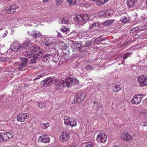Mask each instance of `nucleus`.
<instances>
[{
  "mask_svg": "<svg viewBox=\"0 0 147 147\" xmlns=\"http://www.w3.org/2000/svg\"><path fill=\"white\" fill-rule=\"evenodd\" d=\"M90 16L87 14L82 13L79 16H76L74 18V20L76 22L77 25L82 26L85 24L89 20Z\"/></svg>",
  "mask_w": 147,
  "mask_h": 147,
  "instance_id": "nucleus-1",
  "label": "nucleus"
},
{
  "mask_svg": "<svg viewBox=\"0 0 147 147\" xmlns=\"http://www.w3.org/2000/svg\"><path fill=\"white\" fill-rule=\"evenodd\" d=\"M64 123L66 125H70L71 127H76L77 125V121L74 117H64Z\"/></svg>",
  "mask_w": 147,
  "mask_h": 147,
  "instance_id": "nucleus-2",
  "label": "nucleus"
},
{
  "mask_svg": "<svg viewBox=\"0 0 147 147\" xmlns=\"http://www.w3.org/2000/svg\"><path fill=\"white\" fill-rule=\"evenodd\" d=\"M55 88L58 90L63 89L66 86V79L65 81L63 80L55 81Z\"/></svg>",
  "mask_w": 147,
  "mask_h": 147,
  "instance_id": "nucleus-3",
  "label": "nucleus"
},
{
  "mask_svg": "<svg viewBox=\"0 0 147 147\" xmlns=\"http://www.w3.org/2000/svg\"><path fill=\"white\" fill-rule=\"evenodd\" d=\"M70 138V132L69 131H64L61 132L59 136V139L62 142L66 141Z\"/></svg>",
  "mask_w": 147,
  "mask_h": 147,
  "instance_id": "nucleus-4",
  "label": "nucleus"
},
{
  "mask_svg": "<svg viewBox=\"0 0 147 147\" xmlns=\"http://www.w3.org/2000/svg\"><path fill=\"white\" fill-rule=\"evenodd\" d=\"M66 86L70 87L73 85L78 84L79 81L78 80L74 78H68L66 79Z\"/></svg>",
  "mask_w": 147,
  "mask_h": 147,
  "instance_id": "nucleus-5",
  "label": "nucleus"
},
{
  "mask_svg": "<svg viewBox=\"0 0 147 147\" xmlns=\"http://www.w3.org/2000/svg\"><path fill=\"white\" fill-rule=\"evenodd\" d=\"M22 47L23 49L26 50L28 49L35 50L36 47L38 46L31 43L30 42L28 41L24 42L22 45Z\"/></svg>",
  "mask_w": 147,
  "mask_h": 147,
  "instance_id": "nucleus-6",
  "label": "nucleus"
},
{
  "mask_svg": "<svg viewBox=\"0 0 147 147\" xmlns=\"http://www.w3.org/2000/svg\"><path fill=\"white\" fill-rule=\"evenodd\" d=\"M140 86L143 87L147 85V77L144 76H142L138 77L137 78Z\"/></svg>",
  "mask_w": 147,
  "mask_h": 147,
  "instance_id": "nucleus-7",
  "label": "nucleus"
},
{
  "mask_svg": "<svg viewBox=\"0 0 147 147\" xmlns=\"http://www.w3.org/2000/svg\"><path fill=\"white\" fill-rule=\"evenodd\" d=\"M86 94L84 93L80 92L77 93L74 97V100L78 103L81 102L86 97Z\"/></svg>",
  "mask_w": 147,
  "mask_h": 147,
  "instance_id": "nucleus-8",
  "label": "nucleus"
},
{
  "mask_svg": "<svg viewBox=\"0 0 147 147\" xmlns=\"http://www.w3.org/2000/svg\"><path fill=\"white\" fill-rule=\"evenodd\" d=\"M18 7L17 5L13 4L9 6H8L5 7L6 11V13L8 14L13 13L16 11V9Z\"/></svg>",
  "mask_w": 147,
  "mask_h": 147,
  "instance_id": "nucleus-9",
  "label": "nucleus"
},
{
  "mask_svg": "<svg viewBox=\"0 0 147 147\" xmlns=\"http://www.w3.org/2000/svg\"><path fill=\"white\" fill-rule=\"evenodd\" d=\"M40 48L38 46L36 47L35 50H32L31 49H28L26 50L25 53L24 54L26 57L29 58H31L33 57L34 51H38L40 50Z\"/></svg>",
  "mask_w": 147,
  "mask_h": 147,
  "instance_id": "nucleus-10",
  "label": "nucleus"
},
{
  "mask_svg": "<svg viewBox=\"0 0 147 147\" xmlns=\"http://www.w3.org/2000/svg\"><path fill=\"white\" fill-rule=\"evenodd\" d=\"M107 139V136L105 134L102 133H99L97 136L96 140L98 142L105 143Z\"/></svg>",
  "mask_w": 147,
  "mask_h": 147,
  "instance_id": "nucleus-11",
  "label": "nucleus"
},
{
  "mask_svg": "<svg viewBox=\"0 0 147 147\" xmlns=\"http://www.w3.org/2000/svg\"><path fill=\"white\" fill-rule=\"evenodd\" d=\"M120 138L127 142L131 141L133 139V137L128 133H123L121 136Z\"/></svg>",
  "mask_w": 147,
  "mask_h": 147,
  "instance_id": "nucleus-12",
  "label": "nucleus"
},
{
  "mask_svg": "<svg viewBox=\"0 0 147 147\" xmlns=\"http://www.w3.org/2000/svg\"><path fill=\"white\" fill-rule=\"evenodd\" d=\"M145 96V94H138L134 96L132 100V103L136 105L139 104L141 102L142 99V97H140V96Z\"/></svg>",
  "mask_w": 147,
  "mask_h": 147,
  "instance_id": "nucleus-13",
  "label": "nucleus"
},
{
  "mask_svg": "<svg viewBox=\"0 0 147 147\" xmlns=\"http://www.w3.org/2000/svg\"><path fill=\"white\" fill-rule=\"evenodd\" d=\"M29 117V116L27 113H23L18 115L17 118V120L20 122H24L26 119Z\"/></svg>",
  "mask_w": 147,
  "mask_h": 147,
  "instance_id": "nucleus-14",
  "label": "nucleus"
},
{
  "mask_svg": "<svg viewBox=\"0 0 147 147\" xmlns=\"http://www.w3.org/2000/svg\"><path fill=\"white\" fill-rule=\"evenodd\" d=\"M22 47L19 42H14L11 45V49L13 51H17L19 50Z\"/></svg>",
  "mask_w": 147,
  "mask_h": 147,
  "instance_id": "nucleus-15",
  "label": "nucleus"
},
{
  "mask_svg": "<svg viewBox=\"0 0 147 147\" xmlns=\"http://www.w3.org/2000/svg\"><path fill=\"white\" fill-rule=\"evenodd\" d=\"M38 139L40 140L42 143H49L50 141V139L49 136L47 135H44L40 136Z\"/></svg>",
  "mask_w": 147,
  "mask_h": 147,
  "instance_id": "nucleus-16",
  "label": "nucleus"
},
{
  "mask_svg": "<svg viewBox=\"0 0 147 147\" xmlns=\"http://www.w3.org/2000/svg\"><path fill=\"white\" fill-rule=\"evenodd\" d=\"M42 42L46 46H49L51 42L49 38L46 36H43L42 37Z\"/></svg>",
  "mask_w": 147,
  "mask_h": 147,
  "instance_id": "nucleus-17",
  "label": "nucleus"
},
{
  "mask_svg": "<svg viewBox=\"0 0 147 147\" xmlns=\"http://www.w3.org/2000/svg\"><path fill=\"white\" fill-rule=\"evenodd\" d=\"M84 47V46H82L80 44L77 42L74 43L73 45L74 49L80 52L82 51Z\"/></svg>",
  "mask_w": 147,
  "mask_h": 147,
  "instance_id": "nucleus-18",
  "label": "nucleus"
},
{
  "mask_svg": "<svg viewBox=\"0 0 147 147\" xmlns=\"http://www.w3.org/2000/svg\"><path fill=\"white\" fill-rule=\"evenodd\" d=\"M3 139L4 140H7L13 136V134L12 132H7L6 133H2Z\"/></svg>",
  "mask_w": 147,
  "mask_h": 147,
  "instance_id": "nucleus-19",
  "label": "nucleus"
},
{
  "mask_svg": "<svg viewBox=\"0 0 147 147\" xmlns=\"http://www.w3.org/2000/svg\"><path fill=\"white\" fill-rule=\"evenodd\" d=\"M137 3V0H127L126 2L128 7L129 8L134 7Z\"/></svg>",
  "mask_w": 147,
  "mask_h": 147,
  "instance_id": "nucleus-20",
  "label": "nucleus"
},
{
  "mask_svg": "<svg viewBox=\"0 0 147 147\" xmlns=\"http://www.w3.org/2000/svg\"><path fill=\"white\" fill-rule=\"evenodd\" d=\"M30 35L34 38H37L41 36V33L37 31H32L30 33Z\"/></svg>",
  "mask_w": 147,
  "mask_h": 147,
  "instance_id": "nucleus-21",
  "label": "nucleus"
},
{
  "mask_svg": "<svg viewBox=\"0 0 147 147\" xmlns=\"http://www.w3.org/2000/svg\"><path fill=\"white\" fill-rule=\"evenodd\" d=\"M36 18L35 17L32 18L30 19L29 18H26L24 20L25 23L26 24H27L28 25H29V23L32 22L36 23Z\"/></svg>",
  "mask_w": 147,
  "mask_h": 147,
  "instance_id": "nucleus-22",
  "label": "nucleus"
},
{
  "mask_svg": "<svg viewBox=\"0 0 147 147\" xmlns=\"http://www.w3.org/2000/svg\"><path fill=\"white\" fill-rule=\"evenodd\" d=\"M52 79L50 77H49L45 80L42 81L41 82V83H44L46 84L49 85L52 83Z\"/></svg>",
  "mask_w": 147,
  "mask_h": 147,
  "instance_id": "nucleus-23",
  "label": "nucleus"
},
{
  "mask_svg": "<svg viewBox=\"0 0 147 147\" xmlns=\"http://www.w3.org/2000/svg\"><path fill=\"white\" fill-rule=\"evenodd\" d=\"M37 51H34L33 57L35 58H38L41 57L42 56V53L40 52Z\"/></svg>",
  "mask_w": 147,
  "mask_h": 147,
  "instance_id": "nucleus-24",
  "label": "nucleus"
},
{
  "mask_svg": "<svg viewBox=\"0 0 147 147\" xmlns=\"http://www.w3.org/2000/svg\"><path fill=\"white\" fill-rule=\"evenodd\" d=\"M53 65H54L53 68H57L59 67V65L58 63V58L55 59L54 58H53Z\"/></svg>",
  "mask_w": 147,
  "mask_h": 147,
  "instance_id": "nucleus-25",
  "label": "nucleus"
},
{
  "mask_svg": "<svg viewBox=\"0 0 147 147\" xmlns=\"http://www.w3.org/2000/svg\"><path fill=\"white\" fill-rule=\"evenodd\" d=\"M114 20H106L104 23V25L105 26H108L112 24L115 22Z\"/></svg>",
  "mask_w": 147,
  "mask_h": 147,
  "instance_id": "nucleus-26",
  "label": "nucleus"
},
{
  "mask_svg": "<svg viewBox=\"0 0 147 147\" xmlns=\"http://www.w3.org/2000/svg\"><path fill=\"white\" fill-rule=\"evenodd\" d=\"M108 1V0H97L96 2L98 5L100 6L105 4Z\"/></svg>",
  "mask_w": 147,
  "mask_h": 147,
  "instance_id": "nucleus-27",
  "label": "nucleus"
},
{
  "mask_svg": "<svg viewBox=\"0 0 147 147\" xmlns=\"http://www.w3.org/2000/svg\"><path fill=\"white\" fill-rule=\"evenodd\" d=\"M67 1L68 4L71 6L76 5L77 2L76 0H67Z\"/></svg>",
  "mask_w": 147,
  "mask_h": 147,
  "instance_id": "nucleus-28",
  "label": "nucleus"
},
{
  "mask_svg": "<svg viewBox=\"0 0 147 147\" xmlns=\"http://www.w3.org/2000/svg\"><path fill=\"white\" fill-rule=\"evenodd\" d=\"M129 20V18L127 17H121L120 21L122 23H126L128 22Z\"/></svg>",
  "mask_w": 147,
  "mask_h": 147,
  "instance_id": "nucleus-29",
  "label": "nucleus"
},
{
  "mask_svg": "<svg viewBox=\"0 0 147 147\" xmlns=\"http://www.w3.org/2000/svg\"><path fill=\"white\" fill-rule=\"evenodd\" d=\"M50 125L49 123H41L40 124V126L41 127L44 129L47 128Z\"/></svg>",
  "mask_w": 147,
  "mask_h": 147,
  "instance_id": "nucleus-30",
  "label": "nucleus"
},
{
  "mask_svg": "<svg viewBox=\"0 0 147 147\" xmlns=\"http://www.w3.org/2000/svg\"><path fill=\"white\" fill-rule=\"evenodd\" d=\"M60 30L65 33H67L69 32V30L68 29L64 26L62 27L60 29Z\"/></svg>",
  "mask_w": 147,
  "mask_h": 147,
  "instance_id": "nucleus-31",
  "label": "nucleus"
},
{
  "mask_svg": "<svg viewBox=\"0 0 147 147\" xmlns=\"http://www.w3.org/2000/svg\"><path fill=\"white\" fill-rule=\"evenodd\" d=\"M113 91L117 92L121 90L120 86L119 85H116L113 87Z\"/></svg>",
  "mask_w": 147,
  "mask_h": 147,
  "instance_id": "nucleus-32",
  "label": "nucleus"
},
{
  "mask_svg": "<svg viewBox=\"0 0 147 147\" xmlns=\"http://www.w3.org/2000/svg\"><path fill=\"white\" fill-rule=\"evenodd\" d=\"M59 22L60 24H67L69 22L67 20L66 18H64L62 20H60Z\"/></svg>",
  "mask_w": 147,
  "mask_h": 147,
  "instance_id": "nucleus-33",
  "label": "nucleus"
},
{
  "mask_svg": "<svg viewBox=\"0 0 147 147\" xmlns=\"http://www.w3.org/2000/svg\"><path fill=\"white\" fill-rule=\"evenodd\" d=\"M98 15L100 16L107 17V13L105 11H101L98 13Z\"/></svg>",
  "mask_w": 147,
  "mask_h": 147,
  "instance_id": "nucleus-34",
  "label": "nucleus"
},
{
  "mask_svg": "<svg viewBox=\"0 0 147 147\" xmlns=\"http://www.w3.org/2000/svg\"><path fill=\"white\" fill-rule=\"evenodd\" d=\"M25 64H21L19 66L18 69L20 71H24L25 69Z\"/></svg>",
  "mask_w": 147,
  "mask_h": 147,
  "instance_id": "nucleus-35",
  "label": "nucleus"
},
{
  "mask_svg": "<svg viewBox=\"0 0 147 147\" xmlns=\"http://www.w3.org/2000/svg\"><path fill=\"white\" fill-rule=\"evenodd\" d=\"M38 106L40 107V108H43L46 107V105L44 103L42 102H39L37 103Z\"/></svg>",
  "mask_w": 147,
  "mask_h": 147,
  "instance_id": "nucleus-36",
  "label": "nucleus"
},
{
  "mask_svg": "<svg viewBox=\"0 0 147 147\" xmlns=\"http://www.w3.org/2000/svg\"><path fill=\"white\" fill-rule=\"evenodd\" d=\"M20 59L22 60V63L23 64H25L28 61V59L27 58L21 57Z\"/></svg>",
  "mask_w": 147,
  "mask_h": 147,
  "instance_id": "nucleus-37",
  "label": "nucleus"
},
{
  "mask_svg": "<svg viewBox=\"0 0 147 147\" xmlns=\"http://www.w3.org/2000/svg\"><path fill=\"white\" fill-rule=\"evenodd\" d=\"M50 54H47L43 56V58L44 60V61H47L50 58Z\"/></svg>",
  "mask_w": 147,
  "mask_h": 147,
  "instance_id": "nucleus-38",
  "label": "nucleus"
},
{
  "mask_svg": "<svg viewBox=\"0 0 147 147\" xmlns=\"http://www.w3.org/2000/svg\"><path fill=\"white\" fill-rule=\"evenodd\" d=\"M105 39V38H104L103 36H101L96 38L95 40V41L96 42H99L103 41Z\"/></svg>",
  "mask_w": 147,
  "mask_h": 147,
  "instance_id": "nucleus-39",
  "label": "nucleus"
},
{
  "mask_svg": "<svg viewBox=\"0 0 147 147\" xmlns=\"http://www.w3.org/2000/svg\"><path fill=\"white\" fill-rule=\"evenodd\" d=\"M45 76V74L44 73L41 74L40 75H38L37 77L35 78L34 80H36L39 79L40 78L43 77Z\"/></svg>",
  "mask_w": 147,
  "mask_h": 147,
  "instance_id": "nucleus-40",
  "label": "nucleus"
},
{
  "mask_svg": "<svg viewBox=\"0 0 147 147\" xmlns=\"http://www.w3.org/2000/svg\"><path fill=\"white\" fill-rule=\"evenodd\" d=\"M131 53H125L123 56V58L124 59H126L128 57H129L131 54Z\"/></svg>",
  "mask_w": 147,
  "mask_h": 147,
  "instance_id": "nucleus-41",
  "label": "nucleus"
},
{
  "mask_svg": "<svg viewBox=\"0 0 147 147\" xmlns=\"http://www.w3.org/2000/svg\"><path fill=\"white\" fill-rule=\"evenodd\" d=\"M85 68L86 70L88 71H90L93 69L92 66L90 65H87L86 67Z\"/></svg>",
  "mask_w": 147,
  "mask_h": 147,
  "instance_id": "nucleus-42",
  "label": "nucleus"
},
{
  "mask_svg": "<svg viewBox=\"0 0 147 147\" xmlns=\"http://www.w3.org/2000/svg\"><path fill=\"white\" fill-rule=\"evenodd\" d=\"M145 3L144 2H142L140 5V7L141 9H143L145 7Z\"/></svg>",
  "mask_w": 147,
  "mask_h": 147,
  "instance_id": "nucleus-43",
  "label": "nucleus"
},
{
  "mask_svg": "<svg viewBox=\"0 0 147 147\" xmlns=\"http://www.w3.org/2000/svg\"><path fill=\"white\" fill-rule=\"evenodd\" d=\"M55 2L57 5H60L61 4L62 1L61 0H55Z\"/></svg>",
  "mask_w": 147,
  "mask_h": 147,
  "instance_id": "nucleus-44",
  "label": "nucleus"
},
{
  "mask_svg": "<svg viewBox=\"0 0 147 147\" xmlns=\"http://www.w3.org/2000/svg\"><path fill=\"white\" fill-rule=\"evenodd\" d=\"M98 106V102H96L95 101H94L93 102V107H95V108H96L97 109Z\"/></svg>",
  "mask_w": 147,
  "mask_h": 147,
  "instance_id": "nucleus-45",
  "label": "nucleus"
},
{
  "mask_svg": "<svg viewBox=\"0 0 147 147\" xmlns=\"http://www.w3.org/2000/svg\"><path fill=\"white\" fill-rule=\"evenodd\" d=\"M2 134V133H0V142L4 140L3 137V135Z\"/></svg>",
  "mask_w": 147,
  "mask_h": 147,
  "instance_id": "nucleus-46",
  "label": "nucleus"
},
{
  "mask_svg": "<svg viewBox=\"0 0 147 147\" xmlns=\"http://www.w3.org/2000/svg\"><path fill=\"white\" fill-rule=\"evenodd\" d=\"M91 42L90 41H88L85 42V45L87 46H88L91 44Z\"/></svg>",
  "mask_w": 147,
  "mask_h": 147,
  "instance_id": "nucleus-47",
  "label": "nucleus"
},
{
  "mask_svg": "<svg viewBox=\"0 0 147 147\" xmlns=\"http://www.w3.org/2000/svg\"><path fill=\"white\" fill-rule=\"evenodd\" d=\"M106 13H107V18H108V16H109L111 15V13H110V11H105Z\"/></svg>",
  "mask_w": 147,
  "mask_h": 147,
  "instance_id": "nucleus-48",
  "label": "nucleus"
},
{
  "mask_svg": "<svg viewBox=\"0 0 147 147\" xmlns=\"http://www.w3.org/2000/svg\"><path fill=\"white\" fill-rule=\"evenodd\" d=\"M36 60L34 59H32L31 60V62L32 63H36Z\"/></svg>",
  "mask_w": 147,
  "mask_h": 147,
  "instance_id": "nucleus-49",
  "label": "nucleus"
},
{
  "mask_svg": "<svg viewBox=\"0 0 147 147\" xmlns=\"http://www.w3.org/2000/svg\"><path fill=\"white\" fill-rule=\"evenodd\" d=\"M78 31H76V30H73L71 32V33L70 34H78Z\"/></svg>",
  "mask_w": 147,
  "mask_h": 147,
  "instance_id": "nucleus-50",
  "label": "nucleus"
},
{
  "mask_svg": "<svg viewBox=\"0 0 147 147\" xmlns=\"http://www.w3.org/2000/svg\"><path fill=\"white\" fill-rule=\"evenodd\" d=\"M57 36L60 38L63 37V36L59 32H57Z\"/></svg>",
  "mask_w": 147,
  "mask_h": 147,
  "instance_id": "nucleus-51",
  "label": "nucleus"
},
{
  "mask_svg": "<svg viewBox=\"0 0 147 147\" xmlns=\"http://www.w3.org/2000/svg\"><path fill=\"white\" fill-rule=\"evenodd\" d=\"M86 147H94L93 145L92 144H88L86 146Z\"/></svg>",
  "mask_w": 147,
  "mask_h": 147,
  "instance_id": "nucleus-52",
  "label": "nucleus"
},
{
  "mask_svg": "<svg viewBox=\"0 0 147 147\" xmlns=\"http://www.w3.org/2000/svg\"><path fill=\"white\" fill-rule=\"evenodd\" d=\"M70 147H77L76 145L74 144H71L70 145Z\"/></svg>",
  "mask_w": 147,
  "mask_h": 147,
  "instance_id": "nucleus-53",
  "label": "nucleus"
},
{
  "mask_svg": "<svg viewBox=\"0 0 147 147\" xmlns=\"http://www.w3.org/2000/svg\"><path fill=\"white\" fill-rule=\"evenodd\" d=\"M93 27H94L93 26H92V24H90L89 28H90V29H91V28H93Z\"/></svg>",
  "mask_w": 147,
  "mask_h": 147,
  "instance_id": "nucleus-54",
  "label": "nucleus"
},
{
  "mask_svg": "<svg viewBox=\"0 0 147 147\" xmlns=\"http://www.w3.org/2000/svg\"><path fill=\"white\" fill-rule=\"evenodd\" d=\"M144 61L145 62L147 63V57L144 58Z\"/></svg>",
  "mask_w": 147,
  "mask_h": 147,
  "instance_id": "nucleus-55",
  "label": "nucleus"
},
{
  "mask_svg": "<svg viewBox=\"0 0 147 147\" xmlns=\"http://www.w3.org/2000/svg\"><path fill=\"white\" fill-rule=\"evenodd\" d=\"M92 24V26H93L94 27H96L97 25L96 23H93V24Z\"/></svg>",
  "mask_w": 147,
  "mask_h": 147,
  "instance_id": "nucleus-56",
  "label": "nucleus"
},
{
  "mask_svg": "<svg viewBox=\"0 0 147 147\" xmlns=\"http://www.w3.org/2000/svg\"><path fill=\"white\" fill-rule=\"evenodd\" d=\"M143 126H147V123H144V124H143V125H142Z\"/></svg>",
  "mask_w": 147,
  "mask_h": 147,
  "instance_id": "nucleus-57",
  "label": "nucleus"
},
{
  "mask_svg": "<svg viewBox=\"0 0 147 147\" xmlns=\"http://www.w3.org/2000/svg\"><path fill=\"white\" fill-rule=\"evenodd\" d=\"M7 34H6V33H5L4 34V35H3V36L4 37H5L6 36Z\"/></svg>",
  "mask_w": 147,
  "mask_h": 147,
  "instance_id": "nucleus-58",
  "label": "nucleus"
},
{
  "mask_svg": "<svg viewBox=\"0 0 147 147\" xmlns=\"http://www.w3.org/2000/svg\"><path fill=\"white\" fill-rule=\"evenodd\" d=\"M113 147H120L118 146H116L115 145H114L113 146Z\"/></svg>",
  "mask_w": 147,
  "mask_h": 147,
  "instance_id": "nucleus-59",
  "label": "nucleus"
},
{
  "mask_svg": "<svg viewBox=\"0 0 147 147\" xmlns=\"http://www.w3.org/2000/svg\"><path fill=\"white\" fill-rule=\"evenodd\" d=\"M146 5H147V0H146Z\"/></svg>",
  "mask_w": 147,
  "mask_h": 147,
  "instance_id": "nucleus-60",
  "label": "nucleus"
},
{
  "mask_svg": "<svg viewBox=\"0 0 147 147\" xmlns=\"http://www.w3.org/2000/svg\"><path fill=\"white\" fill-rule=\"evenodd\" d=\"M140 96L142 97V98L143 97H144V96Z\"/></svg>",
  "mask_w": 147,
  "mask_h": 147,
  "instance_id": "nucleus-61",
  "label": "nucleus"
}]
</instances>
